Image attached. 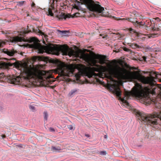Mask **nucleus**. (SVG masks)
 <instances>
[{"mask_svg":"<svg viewBox=\"0 0 161 161\" xmlns=\"http://www.w3.org/2000/svg\"><path fill=\"white\" fill-rule=\"evenodd\" d=\"M48 15H50L51 16H53L54 14L52 12V10L51 8H48Z\"/></svg>","mask_w":161,"mask_h":161,"instance_id":"obj_16","label":"nucleus"},{"mask_svg":"<svg viewBox=\"0 0 161 161\" xmlns=\"http://www.w3.org/2000/svg\"><path fill=\"white\" fill-rule=\"evenodd\" d=\"M68 128L69 129V130H72L73 129V127L72 125H69L68 127Z\"/></svg>","mask_w":161,"mask_h":161,"instance_id":"obj_29","label":"nucleus"},{"mask_svg":"<svg viewBox=\"0 0 161 161\" xmlns=\"http://www.w3.org/2000/svg\"><path fill=\"white\" fill-rule=\"evenodd\" d=\"M73 15H74L73 16V17H78L79 16V15H80V14L78 13H75L74 14H73Z\"/></svg>","mask_w":161,"mask_h":161,"instance_id":"obj_22","label":"nucleus"},{"mask_svg":"<svg viewBox=\"0 0 161 161\" xmlns=\"http://www.w3.org/2000/svg\"><path fill=\"white\" fill-rule=\"evenodd\" d=\"M50 131H54V130L53 128H50L49 129Z\"/></svg>","mask_w":161,"mask_h":161,"instance_id":"obj_34","label":"nucleus"},{"mask_svg":"<svg viewBox=\"0 0 161 161\" xmlns=\"http://www.w3.org/2000/svg\"><path fill=\"white\" fill-rule=\"evenodd\" d=\"M123 50L126 52H131V50L130 49H129L126 47H122Z\"/></svg>","mask_w":161,"mask_h":161,"instance_id":"obj_20","label":"nucleus"},{"mask_svg":"<svg viewBox=\"0 0 161 161\" xmlns=\"http://www.w3.org/2000/svg\"><path fill=\"white\" fill-rule=\"evenodd\" d=\"M143 22L145 23V25H144V26L142 28L147 27L152 29L153 31H159V28H157L155 27V25L154 23L152 24V22L150 20H148V22L147 21V22L146 23Z\"/></svg>","mask_w":161,"mask_h":161,"instance_id":"obj_11","label":"nucleus"},{"mask_svg":"<svg viewBox=\"0 0 161 161\" xmlns=\"http://www.w3.org/2000/svg\"><path fill=\"white\" fill-rule=\"evenodd\" d=\"M21 76L12 77L9 76L6 77L4 73L0 74V81L11 82L13 84H19L23 82L22 80H29L31 82L35 80H37L44 84L47 85L51 84L54 80H51L52 78L51 73L45 70L38 71L33 68H26L20 75Z\"/></svg>","mask_w":161,"mask_h":161,"instance_id":"obj_2","label":"nucleus"},{"mask_svg":"<svg viewBox=\"0 0 161 161\" xmlns=\"http://www.w3.org/2000/svg\"><path fill=\"white\" fill-rule=\"evenodd\" d=\"M14 40L15 42H27L29 43H32L30 45L31 47L38 50L39 53H42L44 52L42 46L39 43V41L35 37H31L28 39H26L24 37L16 36L14 38Z\"/></svg>","mask_w":161,"mask_h":161,"instance_id":"obj_5","label":"nucleus"},{"mask_svg":"<svg viewBox=\"0 0 161 161\" xmlns=\"http://www.w3.org/2000/svg\"><path fill=\"white\" fill-rule=\"evenodd\" d=\"M51 150L53 152H61V147H59L52 146Z\"/></svg>","mask_w":161,"mask_h":161,"instance_id":"obj_14","label":"nucleus"},{"mask_svg":"<svg viewBox=\"0 0 161 161\" xmlns=\"http://www.w3.org/2000/svg\"><path fill=\"white\" fill-rule=\"evenodd\" d=\"M51 8H53V9H54V7H53V6L51 5Z\"/></svg>","mask_w":161,"mask_h":161,"instance_id":"obj_40","label":"nucleus"},{"mask_svg":"<svg viewBox=\"0 0 161 161\" xmlns=\"http://www.w3.org/2000/svg\"><path fill=\"white\" fill-rule=\"evenodd\" d=\"M35 4L34 2H33L31 5V6L32 7H34L35 6Z\"/></svg>","mask_w":161,"mask_h":161,"instance_id":"obj_33","label":"nucleus"},{"mask_svg":"<svg viewBox=\"0 0 161 161\" xmlns=\"http://www.w3.org/2000/svg\"><path fill=\"white\" fill-rule=\"evenodd\" d=\"M74 1H75V2H76L77 3H80V2L78 1L77 0H74Z\"/></svg>","mask_w":161,"mask_h":161,"instance_id":"obj_37","label":"nucleus"},{"mask_svg":"<svg viewBox=\"0 0 161 161\" xmlns=\"http://www.w3.org/2000/svg\"><path fill=\"white\" fill-rule=\"evenodd\" d=\"M95 3L94 1L92 0H86L85 1L86 5L87 8L90 11L93 12H97L99 13H102L104 10V8L102 7L101 5L97 2Z\"/></svg>","mask_w":161,"mask_h":161,"instance_id":"obj_7","label":"nucleus"},{"mask_svg":"<svg viewBox=\"0 0 161 161\" xmlns=\"http://www.w3.org/2000/svg\"><path fill=\"white\" fill-rule=\"evenodd\" d=\"M60 31L63 34H65L67 32V31Z\"/></svg>","mask_w":161,"mask_h":161,"instance_id":"obj_30","label":"nucleus"},{"mask_svg":"<svg viewBox=\"0 0 161 161\" xmlns=\"http://www.w3.org/2000/svg\"><path fill=\"white\" fill-rule=\"evenodd\" d=\"M77 91V90L76 89H73L72 90H71L70 91V92L69 93V94L70 95H73L74 93H75Z\"/></svg>","mask_w":161,"mask_h":161,"instance_id":"obj_19","label":"nucleus"},{"mask_svg":"<svg viewBox=\"0 0 161 161\" xmlns=\"http://www.w3.org/2000/svg\"><path fill=\"white\" fill-rule=\"evenodd\" d=\"M157 107L158 108H161V102L159 103L158 105H157Z\"/></svg>","mask_w":161,"mask_h":161,"instance_id":"obj_27","label":"nucleus"},{"mask_svg":"<svg viewBox=\"0 0 161 161\" xmlns=\"http://www.w3.org/2000/svg\"><path fill=\"white\" fill-rule=\"evenodd\" d=\"M3 52L5 53L10 56H13L14 54L16 53V52L14 50H8L6 49L3 50Z\"/></svg>","mask_w":161,"mask_h":161,"instance_id":"obj_12","label":"nucleus"},{"mask_svg":"<svg viewBox=\"0 0 161 161\" xmlns=\"http://www.w3.org/2000/svg\"><path fill=\"white\" fill-rule=\"evenodd\" d=\"M133 112L137 116L140 117L141 119L146 124L151 125H157L158 124V120L157 119H161L160 112L156 113L153 115L145 114L136 109H134Z\"/></svg>","mask_w":161,"mask_h":161,"instance_id":"obj_4","label":"nucleus"},{"mask_svg":"<svg viewBox=\"0 0 161 161\" xmlns=\"http://www.w3.org/2000/svg\"><path fill=\"white\" fill-rule=\"evenodd\" d=\"M44 120H47V118L48 117V114L47 112H44Z\"/></svg>","mask_w":161,"mask_h":161,"instance_id":"obj_17","label":"nucleus"},{"mask_svg":"<svg viewBox=\"0 0 161 161\" xmlns=\"http://www.w3.org/2000/svg\"><path fill=\"white\" fill-rule=\"evenodd\" d=\"M116 19L118 20H127L129 21H130L133 23V25L134 26L137 28H142L143 27L144 25H145V23L142 22L141 21L140 22H138L136 18H129L127 19H125V18L123 19Z\"/></svg>","mask_w":161,"mask_h":161,"instance_id":"obj_9","label":"nucleus"},{"mask_svg":"<svg viewBox=\"0 0 161 161\" xmlns=\"http://www.w3.org/2000/svg\"><path fill=\"white\" fill-rule=\"evenodd\" d=\"M142 58H143V59L144 60V61H146V57L145 56H143L142 57Z\"/></svg>","mask_w":161,"mask_h":161,"instance_id":"obj_36","label":"nucleus"},{"mask_svg":"<svg viewBox=\"0 0 161 161\" xmlns=\"http://www.w3.org/2000/svg\"><path fill=\"white\" fill-rule=\"evenodd\" d=\"M114 92L118 97L119 100H120L126 106H129V104L128 102L124 98L121 97V92L119 87H117L114 89Z\"/></svg>","mask_w":161,"mask_h":161,"instance_id":"obj_10","label":"nucleus"},{"mask_svg":"<svg viewBox=\"0 0 161 161\" xmlns=\"http://www.w3.org/2000/svg\"><path fill=\"white\" fill-rule=\"evenodd\" d=\"M50 62L57 64V71L60 76L63 77V78L64 79L65 76L69 77L72 75V72L67 69V66L64 63L53 59L51 60Z\"/></svg>","mask_w":161,"mask_h":161,"instance_id":"obj_6","label":"nucleus"},{"mask_svg":"<svg viewBox=\"0 0 161 161\" xmlns=\"http://www.w3.org/2000/svg\"><path fill=\"white\" fill-rule=\"evenodd\" d=\"M69 16L70 15L69 14L65 15L64 13H61L59 15H57V17L59 19H62L64 18L65 19L67 18H70V17Z\"/></svg>","mask_w":161,"mask_h":161,"instance_id":"obj_13","label":"nucleus"},{"mask_svg":"<svg viewBox=\"0 0 161 161\" xmlns=\"http://www.w3.org/2000/svg\"><path fill=\"white\" fill-rule=\"evenodd\" d=\"M147 89V87L143 88L141 84L136 83L131 91L125 92V95L126 99H128L130 97H136L139 98L144 103L150 104L151 103V99L149 97L148 92L146 91Z\"/></svg>","mask_w":161,"mask_h":161,"instance_id":"obj_3","label":"nucleus"},{"mask_svg":"<svg viewBox=\"0 0 161 161\" xmlns=\"http://www.w3.org/2000/svg\"><path fill=\"white\" fill-rule=\"evenodd\" d=\"M80 75H80V74H76L75 75V76L76 79L78 80L80 79Z\"/></svg>","mask_w":161,"mask_h":161,"instance_id":"obj_23","label":"nucleus"},{"mask_svg":"<svg viewBox=\"0 0 161 161\" xmlns=\"http://www.w3.org/2000/svg\"><path fill=\"white\" fill-rule=\"evenodd\" d=\"M85 136L87 137H89V135L88 134H85Z\"/></svg>","mask_w":161,"mask_h":161,"instance_id":"obj_38","label":"nucleus"},{"mask_svg":"<svg viewBox=\"0 0 161 161\" xmlns=\"http://www.w3.org/2000/svg\"><path fill=\"white\" fill-rule=\"evenodd\" d=\"M114 34H116V35H119V33H117V34H115V33H114Z\"/></svg>","mask_w":161,"mask_h":161,"instance_id":"obj_41","label":"nucleus"},{"mask_svg":"<svg viewBox=\"0 0 161 161\" xmlns=\"http://www.w3.org/2000/svg\"><path fill=\"white\" fill-rule=\"evenodd\" d=\"M129 31L130 32H134V33H136V31H135V30H134V29H132L131 28H130L129 29Z\"/></svg>","mask_w":161,"mask_h":161,"instance_id":"obj_25","label":"nucleus"},{"mask_svg":"<svg viewBox=\"0 0 161 161\" xmlns=\"http://www.w3.org/2000/svg\"><path fill=\"white\" fill-rule=\"evenodd\" d=\"M128 45L130 47L133 49L138 48L140 47L136 43H128Z\"/></svg>","mask_w":161,"mask_h":161,"instance_id":"obj_15","label":"nucleus"},{"mask_svg":"<svg viewBox=\"0 0 161 161\" xmlns=\"http://www.w3.org/2000/svg\"><path fill=\"white\" fill-rule=\"evenodd\" d=\"M141 119V118H139V119ZM141 120H142V119H141ZM142 120V121H143Z\"/></svg>","mask_w":161,"mask_h":161,"instance_id":"obj_43","label":"nucleus"},{"mask_svg":"<svg viewBox=\"0 0 161 161\" xmlns=\"http://www.w3.org/2000/svg\"><path fill=\"white\" fill-rule=\"evenodd\" d=\"M147 48L148 49H150V48H148V47H147Z\"/></svg>","mask_w":161,"mask_h":161,"instance_id":"obj_44","label":"nucleus"},{"mask_svg":"<svg viewBox=\"0 0 161 161\" xmlns=\"http://www.w3.org/2000/svg\"><path fill=\"white\" fill-rule=\"evenodd\" d=\"M105 138H107V136H106V135L105 136Z\"/></svg>","mask_w":161,"mask_h":161,"instance_id":"obj_42","label":"nucleus"},{"mask_svg":"<svg viewBox=\"0 0 161 161\" xmlns=\"http://www.w3.org/2000/svg\"><path fill=\"white\" fill-rule=\"evenodd\" d=\"M74 7V8H75L76 9H79L78 7L77 6H75Z\"/></svg>","mask_w":161,"mask_h":161,"instance_id":"obj_35","label":"nucleus"},{"mask_svg":"<svg viewBox=\"0 0 161 161\" xmlns=\"http://www.w3.org/2000/svg\"><path fill=\"white\" fill-rule=\"evenodd\" d=\"M1 136L3 139H4L6 137V136L5 135H1Z\"/></svg>","mask_w":161,"mask_h":161,"instance_id":"obj_32","label":"nucleus"},{"mask_svg":"<svg viewBox=\"0 0 161 161\" xmlns=\"http://www.w3.org/2000/svg\"><path fill=\"white\" fill-rule=\"evenodd\" d=\"M103 35H102V34H100V36H102L103 37V38H106V37H107V35H104L103 36Z\"/></svg>","mask_w":161,"mask_h":161,"instance_id":"obj_28","label":"nucleus"},{"mask_svg":"<svg viewBox=\"0 0 161 161\" xmlns=\"http://www.w3.org/2000/svg\"><path fill=\"white\" fill-rule=\"evenodd\" d=\"M29 108L30 109L32 110H34L35 109V107L32 105H30L29 106Z\"/></svg>","mask_w":161,"mask_h":161,"instance_id":"obj_24","label":"nucleus"},{"mask_svg":"<svg viewBox=\"0 0 161 161\" xmlns=\"http://www.w3.org/2000/svg\"><path fill=\"white\" fill-rule=\"evenodd\" d=\"M5 44V42L0 40V47H3V46Z\"/></svg>","mask_w":161,"mask_h":161,"instance_id":"obj_21","label":"nucleus"},{"mask_svg":"<svg viewBox=\"0 0 161 161\" xmlns=\"http://www.w3.org/2000/svg\"><path fill=\"white\" fill-rule=\"evenodd\" d=\"M96 80L97 82H99L100 83H102V81L99 80L98 79H96Z\"/></svg>","mask_w":161,"mask_h":161,"instance_id":"obj_31","label":"nucleus"},{"mask_svg":"<svg viewBox=\"0 0 161 161\" xmlns=\"http://www.w3.org/2000/svg\"><path fill=\"white\" fill-rule=\"evenodd\" d=\"M47 48L49 51L52 53L57 52L59 50L64 55H69L70 53L69 49L68 46H63L61 47H58L56 45V46H53V47L49 46Z\"/></svg>","mask_w":161,"mask_h":161,"instance_id":"obj_8","label":"nucleus"},{"mask_svg":"<svg viewBox=\"0 0 161 161\" xmlns=\"http://www.w3.org/2000/svg\"><path fill=\"white\" fill-rule=\"evenodd\" d=\"M98 153L100 154L103 155H106L107 154V153L106 151H100Z\"/></svg>","mask_w":161,"mask_h":161,"instance_id":"obj_18","label":"nucleus"},{"mask_svg":"<svg viewBox=\"0 0 161 161\" xmlns=\"http://www.w3.org/2000/svg\"><path fill=\"white\" fill-rule=\"evenodd\" d=\"M155 92L154 91V90H153V91L152 92V93L153 94H155Z\"/></svg>","mask_w":161,"mask_h":161,"instance_id":"obj_39","label":"nucleus"},{"mask_svg":"<svg viewBox=\"0 0 161 161\" xmlns=\"http://www.w3.org/2000/svg\"><path fill=\"white\" fill-rule=\"evenodd\" d=\"M37 32L38 33H39V34L41 35H43L44 34V33L43 32H42L41 31H40L39 29H38L37 30Z\"/></svg>","mask_w":161,"mask_h":161,"instance_id":"obj_26","label":"nucleus"},{"mask_svg":"<svg viewBox=\"0 0 161 161\" xmlns=\"http://www.w3.org/2000/svg\"><path fill=\"white\" fill-rule=\"evenodd\" d=\"M81 57L91 67H86L82 64H78L77 67L81 72L84 73L89 78L93 76L105 78L113 81V77L122 80H136L144 84L151 86L153 84V79L152 77H145L139 74L137 71L126 72L125 74V69L118 65L113 67L110 63H107V57L100 54H95L94 57L88 54H82Z\"/></svg>","mask_w":161,"mask_h":161,"instance_id":"obj_1","label":"nucleus"}]
</instances>
